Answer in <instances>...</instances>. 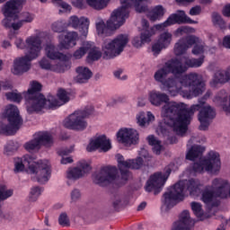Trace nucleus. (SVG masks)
Here are the masks:
<instances>
[{
  "label": "nucleus",
  "instance_id": "nucleus-6",
  "mask_svg": "<svg viewBox=\"0 0 230 230\" xmlns=\"http://www.w3.org/2000/svg\"><path fill=\"white\" fill-rule=\"evenodd\" d=\"M26 3V0H9L7 1L3 9L2 13L4 19L2 21L3 26L7 29H13L14 31L21 30L26 23L33 22L35 15L29 12H24L19 14L22 4Z\"/></svg>",
  "mask_w": 230,
  "mask_h": 230
},
{
  "label": "nucleus",
  "instance_id": "nucleus-31",
  "mask_svg": "<svg viewBox=\"0 0 230 230\" xmlns=\"http://www.w3.org/2000/svg\"><path fill=\"white\" fill-rule=\"evenodd\" d=\"M41 89H42V84H40V83L37 81H32L31 83V88H29L27 92H24L22 93V96L24 98L30 99L33 96L42 95L41 93H40Z\"/></svg>",
  "mask_w": 230,
  "mask_h": 230
},
{
  "label": "nucleus",
  "instance_id": "nucleus-14",
  "mask_svg": "<svg viewBox=\"0 0 230 230\" xmlns=\"http://www.w3.org/2000/svg\"><path fill=\"white\" fill-rule=\"evenodd\" d=\"M30 173L32 181H37L40 184H46L51 179V164L48 160H40L32 164L30 167Z\"/></svg>",
  "mask_w": 230,
  "mask_h": 230
},
{
  "label": "nucleus",
  "instance_id": "nucleus-32",
  "mask_svg": "<svg viewBox=\"0 0 230 230\" xmlns=\"http://www.w3.org/2000/svg\"><path fill=\"white\" fill-rule=\"evenodd\" d=\"M190 208L197 218L199 220H206V218H208L209 216L206 213H204V210L202 209V204L197 202V201H192L190 203Z\"/></svg>",
  "mask_w": 230,
  "mask_h": 230
},
{
  "label": "nucleus",
  "instance_id": "nucleus-38",
  "mask_svg": "<svg viewBox=\"0 0 230 230\" xmlns=\"http://www.w3.org/2000/svg\"><path fill=\"white\" fill-rule=\"evenodd\" d=\"M111 0H86V3L94 10H103Z\"/></svg>",
  "mask_w": 230,
  "mask_h": 230
},
{
  "label": "nucleus",
  "instance_id": "nucleus-33",
  "mask_svg": "<svg viewBox=\"0 0 230 230\" xmlns=\"http://www.w3.org/2000/svg\"><path fill=\"white\" fill-rule=\"evenodd\" d=\"M164 16V7L163 5H156L147 14L148 19L153 22L155 21H159Z\"/></svg>",
  "mask_w": 230,
  "mask_h": 230
},
{
  "label": "nucleus",
  "instance_id": "nucleus-57",
  "mask_svg": "<svg viewBox=\"0 0 230 230\" xmlns=\"http://www.w3.org/2000/svg\"><path fill=\"white\" fill-rule=\"evenodd\" d=\"M14 44L18 49H24L26 48V43H24L22 38H16Z\"/></svg>",
  "mask_w": 230,
  "mask_h": 230
},
{
  "label": "nucleus",
  "instance_id": "nucleus-19",
  "mask_svg": "<svg viewBox=\"0 0 230 230\" xmlns=\"http://www.w3.org/2000/svg\"><path fill=\"white\" fill-rule=\"evenodd\" d=\"M89 24L91 22L87 17H80L76 15L70 16L68 20V26L74 28V30H79V32L83 37H87L89 33Z\"/></svg>",
  "mask_w": 230,
  "mask_h": 230
},
{
  "label": "nucleus",
  "instance_id": "nucleus-23",
  "mask_svg": "<svg viewBox=\"0 0 230 230\" xmlns=\"http://www.w3.org/2000/svg\"><path fill=\"white\" fill-rule=\"evenodd\" d=\"M195 221L190 217V211L183 210L180 216V220L173 224L172 230H192Z\"/></svg>",
  "mask_w": 230,
  "mask_h": 230
},
{
  "label": "nucleus",
  "instance_id": "nucleus-56",
  "mask_svg": "<svg viewBox=\"0 0 230 230\" xmlns=\"http://www.w3.org/2000/svg\"><path fill=\"white\" fill-rule=\"evenodd\" d=\"M190 15H200L202 13V7L196 5L190 10Z\"/></svg>",
  "mask_w": 230,
  "mask_h": 230
},
{
  "label": "nucleus",
  "instance_id": "nucleus-40",
  "mask_svg": "<svg viewBox=\"0 0 230 230\" xmlns=\"http://www.w3.org/2000/svg\"><path fill=\"white\" fill-rule=\"evenodd\" d=\"M44 191V189L42 187H32L31 189L29 199L31 202H36V200L42 195V192Z\"/></svg>",
  "mask_w": 230,
  "mask_h": 230
},
{
  "label": "nucleus",
  "instance_id": "nucleus-59",
  "mask_svg": "<svg viewBox=\"0 0 230 230\" xmlns=\"http://www.w3.org/2000/svg\"><path fill=\"white\" fill-rule=\"evenodd\" d=\"M72 4H74L75 8H84V0H72Z\"/></svg>",
  "mask_w": 230,
  "mask_h": 230
},
{
  "label": "nucleus",
  "instance_id": "nucleus-3",
  "mask_svg": "<svg viewBox=\"0 0 230 230\" xmlns=\"http://www.w3.org/2000/svg\"><path fill=\"white\" fill-rule=\"evenodd\" d=\"M148 101L154 107L162 108V116L164 117V122L172 128L173 132L177 136H182L186 134L188 126L191 123L195 111H199V105H191L188 108V105L183 102H170V96L168 93L153 90L148 93Z\"/></svg>",
  "mask_w": 230,
  "mask_h": 230
},
{
  "label": "nucleus",
  "instance_id": "nucleus-50",
  "mask_svg": "<svg viewBox=\"0 0 230 230\" xmlns=\"http://www.w3.org/2000/svg\"><path fill=\"white\" fill-rule=\"evenodd\" d=\"M51 30L52 31H55V33H62V31H65L66 27L64 26L63 22H56L52 23Z\"/></svg>",
  "mask_w": 230,
  "mask_h": 230
},
{
  "label": "nucleus",
  "instance_id": "nucleus-60",
  "mask_svg": "<svg viewBox=\"0 0 230 230\" xmlns=\"http://www.w3.org/2000/svg\"><path fill=\"white\" fill-rule=\"evenodd\" d=\"M223 46L230 49V36H226L223 40Z\"/></svg>",
  "mask_w": 230,
  "mask_h": 230
},
{
  "label": "nucleus",
  "instance_id": "nucleus-34",
  "mask_svg": "<svg viewBox=\"0 0 230 230\" xmlns=\"http://www.w3.org/2000/svg\"><path fill=\"white\" fill-rule=\"evenodd\" d=\"M202 152H204V147L200 146H191L186 155V159H188V161H195V159L202 155Z\"/></svg>",
  "mask_w": 230,
  "mask_h": 230
},
{
  "label": "nucleus",
  "instance_id": "nucleus-12",
  "mask_svg": "<svg viewBox=\"0 0 230 230\" xmlns=\"http://www.w3.org/2000/svg\"><path fill=\"white\" fill-rule=\"evenodd\" d=\"M209 96H211V91H208L203 99H199V103L198 104H193V105H199V109L195 111V112H197V111H199V121L200 123L199 126V130H208L209 125H211V121H213V119H215V110H213V108H211L209 105H206V101L208 100V98H209Z\"/></svg>",
  "mask_w": 230,
  "mask_h": 230
},
{
  "label": "nucleus",
  "instance_id": "nucleus-9",
  "mask_svg": "<svg viewBox=\"0 0 230 230\" xmlns=\"http://www.w3.org/2000/svg\"><path fill=\"white\" fill-rule=\"evenodd\" d=\"M222 168L220 162V155L215 151H210L207 158H200L199 163H194L192 172L194 173H202V172H209L210 173H218Z\"/></svg>",
  "mask_w": 230,
  "mask_h": 230
},
{
  "label": "nucleus",
  "instance_id": "nucleus-63",
  "mask_svg": "<svg viewBox=\"0 0 230 230\" xmlns=\"http://www.w3.org/2000/svg\"><path fill=\"white\" fill-rule=\"evenodd\" d=\"M223 15L225 17H230V4L225 6L223 10Z\"/></svg>",
  "mask_w": 230,
  "mask_h": 230
},
{
  "label": "nucleus",
  "instance_id": "nucleus-29",
  "mask_svg": "<svg viewBox=\"0 0 230 230\" xmlns=\"http://www.w3.org/2000/svg\"><path fill=\"white\" fill-rule=\"evenodd\" d=\"M154 35V28H151L150 31H142L140 37L137 36L132 40V45L135 48H141L145 42H150L152 36Z\"/></svg>",
  "mask_w": 230,
  "mask_h": 230
},
{
  "label": "nucleus",
  "instance_id": "nucleus-5",
  "mask_svg": "<svg viewBox=\"0 0 230 230\" xmlns=\"http://www.w3.org/2000/svg\"><path fill=\"white\" fill-rule=\"evenodd\" d=\"M116 159L120 172V179L118 177V168L116 166H105L101 169L99 172H95L93 175L94 184L99 186H109L112 184L113 186H123L127 181L130 178V172L128 171V166L130 163L128 160L125 161L123 155H116Z\"/></svg>",
  "mask_w": 230,
  "mask_h": 230
},
{
  "label": "nucleus",
  "instance_id": "nucleus-16",
  "mask_svg": "<svg viewBox=\"0 0 230 230\" xmlns=\"http://www.w3.org/2000/svg\"><path fill=\"white\" fill-rule=\"evenodd\" d=\"M51 146L53 145V137L49 132H38L33 136V139L24 144V148L27 152H35L40 146Z\"/></svg>",
  "mask_w": 230,
  "mask_h": 230
},
{
  "label": "nucleus",
  "instance_id": "nucleus-54",
  "mask_svg": "<svg viewBox=\"0 0 230 230\" xmlns=\"http://www.w3.org/2000/svg\"><path fill=\"white\" fill-rule=\"evenodd\" d=\"M170 26V22L167 21L164 22L163 23L156 24L154 27H151L154 29V35H155V30H164V28H168Z\"/></svg>",
  "mask_w": 230,
  "mask_h": 230
},
{
  "label": "nucleus",
  "instance_id": "nucleus-25",
  "mask_svg": "<svg viewBox=\"0 0 230 230\" xmlns=\"http://www.w3.org/2000/svg\"><path fill=\"white\" fill-rule=\"evenodd\" d=\"M45 55L50 60H60L61 62H66L67 60V56L58 51V49L52 42H48L45 44Z\"/></svg>",
  "mask_w": 230,
  "mask_h": 230
},
{
  "label": "nucleus",
  "instance_id": "nucleus-15",
  "mask_svg": "<svg viewBox=\"0 0 230 230\" xmlns=\"http://www.w3.org/2000/svg\"><path fill=\"white\" fill-rule=\"evenodd\" d=\"M170 173H172V170L168 168L165 172H155L154 175L150 176L146 184V191L150 192L155 190V195L161 193L164 184H166V181H168L170 177Z\"/></svg>",
  "mask_w": 230,
  "mask_h": 230
},
{
  "label": "nucleus",
  "instance_id": "nucleus-7",
  "mask_svg": "<svg viewBox=\"0 0 230 230\" xmlns=\"http://www.w3.org/2000/svg\"><path fill=\"white\" fill-rule=\"evenodd\" d=\"M27 46V53L24 57L16 58L13 62V75H22L27 73L31 67V60L40 57L42 51V39L40 36L34 35L28 37L25 40Z\"/></svg>",
  "mask_w": 230,
  "mask_h": 230
},
{
  "label": "nucleus",
  "instance_id": "nucleus-39",
  "mask_svg": "<svg viewBox=\"0 0 230 230\" xmlns=\"http://www.w3.org/2000/svg\"><path fill=\"white\" fill-rule=\"evenodd\" d=\"M91 42H85L83 47H80L77 50L74 52V58H75V60H80V58H82V57H84L85 53L89 51V49H91Z\"/></svg>",
  "mask_w": 230,
  "mask_h": 230
},
{
  "label": "nucleus",
  "instance_id": "nucleus-49",
  "mask_svg": "<svg viewBox=\"0 0 230 230\" xmlns=\"http://www.w3.org/2000/svg\"><path fill=\"white\" fill-rule=\"evenodd\" d=\"M112 204L113 208L118 209L119 208H121V206H125V198L121 195H116Z\"/></svg>",
  "mask_w": 230,
  "mask_h": 230
},
{
  "label": "nucleus",
  "instance_id": "nucleus-43",
  "mask_svg": "<svg viewBox=\"0 0 230 230\" xmlns=\"http://www.w3.org/2000/svg\"><path fill=\"white\" fill-rule=\"evenodd\" d=\"M212 22L214 26H217L221 30L226 28V22L222 19V16L218 14V13H212Z\"/></svg>",
  "mask_w": 230,
  "mask_h": 230
},
{
  "label": "nucleus",
  "instance_id": "nucleus-27",
  "mask_svg": "<svg viewBox=\"0 0 230 230\" xmlns=\"http://www.w3.org/2000/svg\"><path fill=\"white\" fill-rule=\"evenodd\" d=\"M230 82V66L223 70H217L210 81L211 87H217L218 84H228Z\"/></svg>",
  "mask_w": 230,
  "mask_h": 230
},
{
  "label": "nucleus",
  "instance_id": "nucleus-10",
  "mask_svg": "<svg viewBox=\"0 0 230 230\" xmlns=\"http://www.w3.org/2000/svg\"><path fill=\"white\" fill-rule=\"evenodd\" d=\"M27 102V111L31 114L33 112H40L44 109H55L58 105V101L54 96H49L48 99L44 95H33L32 97L25 98Z\"/></svg>",
  "mask_w": 230,
  "mask_h": 230
},
{
  "label": "nucleus",
  "instance_id": "nucleus-8",
  "mask_svg": "<svg viewBox=\"0 0 230 230\" xmlns=\"http://www.w3.org/2000/svg\"><path fill=\"white\" fill-rule=\"evenodd\" d=\"M4 116L9 123L0 121V134L13 136L22 127V118L19 114V109L13 104L5 108Z\"/></svg>",
  "mask_w": 230,
  "mask_h": 230
},
{
  "label": "nucleus",
  "instance_id": "nucleus-36",
  "mask_svg": "<svg viewBox=\"0 0 230 230\" xmlns=\"http://www.w3.org/2000/svg\"><path fill=\"white\" fill-rule=\"evenodd\" d=\"M189 46L185 43L184 40L180 39L177 43L174 45V54L176 57H181V55H184L186 51H188Z\"/></svg>",
  "mask_w": 230,
  "mask_h": 230
},
{
  "label": "nucleus",
  "instance_id": "nucleus-48",
  "mask_svg": "<svg viewBox=\"0 0 230 230\" xmlns=\"http://www.w3.org/2000/svg\"><path fill=\"white\" fill-rule=\"evenodd\" d=\"M58 224L59 226H62V227H69V226H71L69 223V217L66 212L60 214L58 217Z\"/></svg>",
  "mask_w": 230,
  "mask_h": 230
},
{
  "label": "nucleus",
  "instance_id": "nucleus-28",
  "mask_svg": "<svg viewBox=\"0 0 230 230\" xmlns=\"http://www.w3.org/2000/svg\"><path fill=\"white\" fill-rule=\"evenodd\" d=\"M136 118L138 127H141L142 128L148 127V125H150L153 121H155V116H154L151 111H147L146 113L140 111L138 114H137Z\"/></svg>",
  "mask_w": 230,
  "mask_h": 230
},
{
  "label": "nucleus",
  "instance_id": "nucleus-62",
  "mask_svg": "<svg viewBox=\"0 0 230 230\" xmlns=\"http://www.w3.org/2000/svg\"><path fill=\"white\" fill-rule=\"evenodd\" d=\"M73 163V158L71 157H62L61 164H71Z\"/></svg>",
  "mask_w": 230,
  "mask_h": 230
},
{
  "label": "nucleus",
  "instance_id": "nucleus-30",
  "mask_svg": "<svg viewBox=\"0 0 230 230\" xmlns=\"http://www.w3.org/2000/svg\"><path fill=\"white\" fill-rule=\"evenodd\" d=\"M76 73L75 82H77V84H87L93 76V72L85 66H78L76 68Z\"/></svg>",
  "mask_w": 230,
  "mask_h": 230
},
{
  "label": "nucleus",
  "instance_id": "nucleus-35",
  "mask_svg": "<svg viewBox=\"0 0 230 230\" xmlns=\"http://www.w3.org/2000/svg\"><path fill=\"white\" fill-rule=\"evenodd\" d=\"M147 141L151 146H153V152L156 155H161V151L163 150V146L157 137L151 135L147 137Z\"/></svg>",
  "mask_w": 230,
  "mask_h": 230
},
{
  "label": "nucleus",
  "instance_id": "nucleus-46",
  "mask_svg": "<svg viewBox=\"0 0 230 230\" xmlns=\"http://www.w3.org/2000/svg\"><path fill=\"white\" fill-rule=\"evenodd\" d=\"M206 51H208V46L202 43V40H199V43L195 45L192 49L193 55H203Z\"/></svg>",
  "mask_w": 230,
  "mask_h": 230
},
{
  "label": "nucleus",
  "instance_id": "nucleus-61",
  "mask_svg": "<svg viewBox=\"0 0 230 230\" xmlns=\"http://www.w3.org/2000/svg\"><path fill=\"white\" fill-rule=\"evenodd\" d=\"M149 24H148V21L143 19L142 20V27H143V31H149L152 30V27H148Z\"/></svg>",
  "mask_w": 230,
  "mask_h": 230
},
{
  "label": "nucleus",
  "instance_id": "nucleus-41",
  "mask_svg": "<svg viewBox=\"0 0 230 230\" xmlns=\"http://www.w3.org/2000/svg\"><path fill=\"white\" fill-rule=\"evenodd\" d=\"M6 100H9V102H14V103H21L22 101V94L19 93L17 90L13 92H9L5 93Z\"/></svg>",
  "mask_w": 230,
  "mask_h": 230
},
{
  "label": "nucleus",
  "instance_id": "nucleus-20",
  "mask_svg": "<svg viewBox=\"0 0 230 230\" xmlns=\"http://www.w3.org/2000/svg\"><path fill=\"white\" fill-rule=\"evenodd\" d=\"M100 148L101 152H109L112 146H111V140L107 139L105 135L99 136L96 138L90 141L86 147L87 152H94Z\"/></svg>",
  "mask_w": 230,
  "mask_h": 230
},
{
  "label": "nucleus",
  "instance_id": "nucleus-42",
  "mask_svg": "<svg viewBox=\"0 0 230 230\" xmlns=\"http://www.w3.org/2000/svg\"><path fill=\"white\" fill-rule=\"evenodd\" d=\"M128 163L129 165L128 166V168H131L132 170H139L143 167V163H145V161L141 156H138L136 159H129Z\"/></svg>",
  "mask_w": 230,
  "mask_h": 230
},
{
  "label": "nucleus",
  "instance_id": "nucleus-44",
  "mask_svg": "<svg viewBox=\"0 0 230 230\" xmlns=\"http://www.w3.org/2000/svg\"><path fill=\"white\" fill-rule=\"evenodd\" d=\"M183 42L189 46V49L191 48V46H197L198 44H200V39L194 35L186 36L184 38H181Z\"/></svg>",
  "mask_w": 230,
  "mask_h": 230
},
{
  "label": "nucleus",
  "instance_id": "nucleus-47",
  "mask_svg": "<svg viewBox=\"0 0 230 230\" xmlns=\"http://www.w3.org/2000/svg\"><path fill=\"white\" fill-rule=\"evenodd\" d=\"M19 148V146L13 141H10L5 146H4V154L6 155H12L13 152H17V149Z\"/></svg>",
  "mask_w": 230,
  "mask_h": 230
},
{
  "label": "nucleus",
  "instance_id": "nucleus-17",
  "mask_svg": "<svg viewBox=\"0 0 230 230\" xmlns=\"http://www.w3.org/2000/svg\"><path fill=\"white\" fill-rule=\"evenodd\" d=\"M117 139L122 145H136L139 141V133L134 128H120L117 132Z\"/></svg>",
  "mask_w": 230,
  "mask_h": 230
},
{
  "label": "nucleus",
  "instance_id": "nucleus-58",
  "mask_svg": "<svg viewBox=\"0 0 230 230\" xmlns=\"http://www.w3.org/2000/svg\"><path fill=\"white\" fill-rule=\"evenodd\" d=\"M73 152V148H61L58 151V155L64 157V155H69Z\"/></svg>",
  "mask_w": 230,
  "mask_h": 230
},
{
  "label": "nucleus",
  "instance_id": "nucleus-53",
  "mask_svg": "<svg viewBox=\"0 0 230 230\" xmlns=\"http://www.w3.org/2000/svg\"><path fill=\"white\" fill-rule=\"evenodd\" d=\"M40 66L41 69H51V63L49 62V59H48V58H43L40 61Z\"/></svg>",
  "mask_w": 230,
  "mask_h": 230
},
{
  "label": "nucleus",
  "instance_id": "nucleus-13",
  "mask_svg": "<svg viewBox=\"0 0 230 230\" xmlns=\"http://www.w3.org/2000/svg\"><path fill=\"white\" fill-rule=\"evenodd\" d=\"M128 44V36L119 34L113 40H106L102 45V51L106 58H114L123 53L125 46Z\"/></svg>",
  "mask_w": 230,
  "mask_h": 230
},
{
  "label": "nucleus",
  "instance_id": "nucleus-2",
  "mask_svg": "<svg viewBox=\"0 0 230 230\" xmlns=\"http://www.w3.org/2000/svg\"><path fill=\"white\" fill-rule=\"evenodd\" d=\"M211 188L213 190H211ZM189 191L190 197H200L208 209L218 208L220 202L216 199L230 198L229 181L222 178H216L212 181L211 186L204 187V184L199 180L180 181L164 192L162 199V213H168L177 202L184 200V195Z\"/></svg>",
  "mask_w": 230,
  "mask_h": 230
},
{
  "label": "nucleus",
  "instance_id": "nucleus-51",
  "mask_svg": "<svg viewBox=\"0 0 230 230\" xmlns=\"http://www.w3.org/2000/svg\"><path fill=\"white\" fill-rule=\"evenodd\" d=\"M56 5L58 8H62L59 9V13H62V12H71V6L66 2H62L61 0H59L56 3Z\"/></svg>",
  "mask_w": 230,
  "mask_h": 230
},
{
  "label": "nucleus",
  "instance_id": "nucleus-26",
  "mask_svg": "<svg viewBox=\"0 0 230 230\" xmlns=\"http://www.w3.org/2000/svg\"><path fill=\"white\" fill-rule=\"evenodd\" d=\"M76 40H78V32L76 31H69L65 36L59 35V45L62 49L75 48Z\"/></svg>",
  "mask_w": 230,
  "mask_h": 230
},
{
  "label": "nucleus",
  "instance_id": "nucleus-24",
  "mask_svg": "<svg viewBox=\"0 0 230 230\" xmlns=\"http://www.w3.org/2000/svg\"><path fill=\"white\" fill-rule=\"evenodd\" d=\"M35 162V156L33 155H25L22 158H16L14 160V172L19 173V172H24L28 168V173H30V167L33 166Z\"/></svg>",
  "mask_w": 230,
  "mask_h": 230
},
{
  "label": "nucleus",
  "instance_id": "nucleus-11",
  "mask_svg": "<svg viewBox=\"0 0 230 230\" xmlns=\"http://www.w3.org/2000/svg\"><path fill=\"white\" fill-rule=\"evenodd\" d=\"M91 114H93V108L75 111L65 119L64 127L70 130H85L87 128L85 118H89Z\"/></svg>",
  "mask_w": 230,
  "mask_h": 230
},
{
  "label": "nucleus",
  "instance_id": "nucleus-64",
  "mask_svg": "<svg viewBox=\"0 0 230 230\" xmlns=\"http://www.w3.org/2000/svg\"><path fill=\"white\" fill-rule=\"evenodd\" d=\"M138 155H140L139 157L146 158V157H148V151L145 148H142V149H140Z\"/></svg>",
  "mask_w": 230,
  "mask_h": 230
},
{
  "label": "nucleus",
  "instance_id": "nucleus-55",
  "mask_svg": "<svg viewBox=\"0 0 230 230\" xmlns=\"http://www.w3.org/2000/svg\"><path fill=\"white\" fill-rule=\"evenodd\" d=\"M80 197H82L80 190L77 189H74L71 192V200H73V202H76V200H78Z\"/></svg>",
  "mask_w": 230,
  "mask_h": 230
},
{
  "label": "nucleus",
  "instance_id": "nucleus-52",
  "mask_svg": "<svg viewBox=\"0 0 230 230\" xmlns=\"http://www.w3.org/2000/svg\"><path fill=\"white\" fill-rule=\"evenodd\" d=\"M193 31H195V29L191 27L181 26L175 31V35H182V33H193Z\"/></svg>",
  "mask_w": 230,
  "mask_h": 230
},
{
  "label": "nucleus",
  "instance_id": "nucleus-1",
  "mask_svg": "<svg viewBox=\"0 0 230 230\" xmlns=\"http://www.w3.org/2000/svg\"><path fill=\"white\" fill-rule=\"evenodd\" d=\"M204 56L199 58H185L184 61L172 58L155 72L154 80L161 84V91H165L171 96L181 94L186 100L199 98L206 92L204 77L195 72L186 75L184 73L188 71V67H200L204 64Z\"/></svg>",
  "mask_w": 230,
  "mask_h": 230
},
{
  "label": "nucleus",
  "instance_id": "nucleus-45",
  "mask_svg": "<svg viewBox=\"0 0 230 230\" xmlns=\"http://www.w3.org/2000/svg\"><path fill=\"white\" fill-rule=\"evenodd\" d=\"M58 98L62 102L61 104L58 102V107H60V105H64L65 103H67L69 102V93L66 91L65 89H59L58 91Z\"/></svg>",
  "mask_w": 230,
  "mask_h": 230
},
{
  "label": "nucleus",
  "instance_id": "nucleus-21",
  "mask_svg": "<svg viewBox=\"0 0 230 230\" xmlns=\"http://www.w3.org/2000/svg\"><path fill=\"white\" fill-rule=\"evenodd\" d=\"M172 33L168 31L161 33L158 40L152 46L154 55H159L163 49H166L172 44Z\"/></svg>",
  "mask_w": 230,
  "mask_h": 230
},
{
  "label": "nucleus",
  "instance_id": "nucleus-37",
  "mask_svg": "<svg viewBox=\"0 0 230 230\" xmlns=\"http://www.w3.org/2000/svg\"><path fill=\"white\" fill-rule=\"evenodd\" d=\"M91 47L89 49V54H88V61L94 62L96 60H100L102 58V51H100V49L93 46V43L91 42Z\"/></svg>",
  "mask_w": 230,
  "mask_h": 230
},
{
  "label": "nucleus",
  "instance_id": "nucleus-22",
  "mask_svg": "<svg viewBox=\"0 0 230 230\" xmlns=\"http://www.w3.org/2000/svg\"><path fill=\"white\" fill-rule=\"evenodd\" d=\"M167 22H169L170 26H173V24H199V22L187 16L184 11H178L175 13H172L167 18Z\"/></svg>",
  "mask_w": 230,
  "mask_h": 230
},
{
  "label": "nucleus",
  "instance_id": "nucleus-18",
  "mask_svg": "<svg viewBox=\"0 0 230 230\" xmlns=\"http://www.w3.org/2000/svg\"><path fill=\"white\" fill-rule=\"evenodd\" d=\"M89 172H91V165L85 161H81L77 166L68 168L66 171V179L68 181H78V179H82Z\"/></svg>",
  "mask_w": 230,
  "mask_h": 230
},
{
  "label": "nucleus",
  "instance_id": "nucleus-4",
  "mask_svg": "<svg viewBox=\"0 0 230 230\" xmlns=\"http://www.w3.org/2000/svg\"><path fill=\"white\" fill-rule=\"evenodd\" d=\"M151 4V0H120L121 6L111 13V18L106 24L101 18L97 19L95 24L98 35L102 37L112 35L114 30H118V28L125 24L132 6H134L137 13H145V12H148V4Z\"/></svg>",
  "mask_w": 230,
  "mask_h": 230
}]
</instances>
